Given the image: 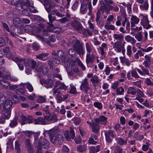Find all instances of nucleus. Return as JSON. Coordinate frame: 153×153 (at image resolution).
<instances>
[{"label": "nucleus", "instance_id": "obj_1", "mask_svg": "<svg viewBox=\"0 0 153 153\" xmlns=\"http://www.w3.org/2000/svg\"><path fill=\"white\" fill-rule=\"evenodd\" d=\"M43 36L39 35H36V36L37 39L42 42H45L47 43L50 41L54 42L55 41L56 38L55 36L51 35L50 37L45 30H43Z\"/></svg>", "mask_w": 153, "mask_h": 153}, {"label": "nucleus", "instance_id": "obj_2", "mask_svg": "<svg viewBox=\"0 0 153 153\" xmlns=\"http://www.w3.org/2000/svg\"><path fill=\"white\" fill-rule=\"evenodd\" d=\"M12 103L10 100L7 99L5 96L2 95L0 99V109L2 110H10Z\"/></svg>", "mask_w": 153, "mask_h": 153}, {"label": "nucleus", "instance_id": "obj_3", "mask_svg": "<svg viewBox=\"0 0 153 153\" xmlns=\"http://www.w3.org/2000/svg\"><path fill=\"white\" fill-rule=\"evenodd\" d=\"M126 43L125 42H124L122 44H120V42H115L113 44V48L115 49L118 52H120L122 51V53L124 55L126 52L124 48Z\"/></svg>", "mask_w": 153, "mask_h": 153}, {"label": "nucleus", "instance_id": "obj_4", "mask_svg": "<svg viewBox=\"0 0 153 153\" xmlns=\"http://www.w3.org/2000/svg\"><path fill=\"white\" fill-rule=\"evenodd\" d=\"M63 140V137L61 134L51 136V141L53 144H60L62 143Z\"/></svg>", "mask_w": 153, "mask_h": 153}, {"label": "nucleus", "instance_id": "obj_5", "mask_svg": "<svg viewBox=\"0 0 153 153\" xmlns=\"http://www.w3.org/2000/svg\"><path fill=\"white\" fill-rule=\"evenodd\" d=\"M23 59L24 60L22 62H24L26 68H32L33 69H34L35 68L37 64L34 60Z\"/></svg>", "mask_w": 153, "mask_h": 153}, {"label": "nucleus", "instance_id": "obj_6", "mask_svg": "<svg viewBox=\"0 0 153 153\" xmlns=\"http://www.w3.org/2000/svg\"><path fill=\"white\" fill-rule=\"evenodd\" d=\"M83 45V43L77 40V53L79 55L80 57L82 56L85 53Z\"/></svg>", "mask_w": 153, "mask_h": 153}, {"label": "nucleus", "instance_id": "obj_7", "mask_svg": "<svg viewBox=\"0 0 153 153\" xmlns=\"http://www.w3.org/2000/svg\"><path fill=\"white\" fill-rule=\"evenodd\" d=\"M88 79H85L82 81L80 87V89L82 91H84L86 94L89 93L88 91L90 88L88 86Z\"/></svg>", "mask_w": 153, "mask_h": 153}, {"label": "nucleus", "instance_id": "obj_8", "mask_svg": "<svg viewBox=\"0 0 153 153\" xmlns=\"http://www.w3.org/2000/svg\"><path fill=\"white\" fill-rule=\"evenodd\" d=\"M6 57L8 58L12 59L16 62H22L24 59H20L17 57H15V55L12 54L10 52H7L6 54Z\"/></svg>", "mask_w": 153, "mask_h": 153}, {"label": "nucleus", "instance_id": "obj_9", "mask_svg": "<svg viewBox=\"0 0 153 153\" xmlns=\"http://www.w3.org/2000/svg\"><path fill=\"white\" fill-rule=\"evenodd\" d=\"M40 82L41 84L44 85L47 88H51L53 85V81L51 79H42L40 80Z\"/></svg>", "mask_w": 153, "mask_h": 153}, {"label": "nucleus", "instance_id": "obj_10", "mask_svg": "<svg viewBox=\"0 0 153 153\" xmlns=\"http://www.w3.org/2000/svg\"><path fill=\"white\" fill-rule=\"evenodd\" d=\"M105 134L107 142L109 143H111L112 139L114 137L113 131L109 130L108 131H106L105 132Z\"/></svg>", "mask_w": 153, "mask_h": 153}, {"label": "nucleus", "instance_id": "obj_11", "mask_svg": "<svg viewBox=\"0 0 153 153\" xmlns=\"http://www.w3.org/2000/svg\"><path fill=\"white\" fill-rule=\"evenodd\" d=\"M77 33L82 34L84 36L87 35L86 30L82 26V24L77 21Z\"/></svg>", "mask_w": 153, "mask_h": 153}, {"label": "nucleus", "instance_id": "obj_12", "mask_svg": "<svg viewBox=\"0 0 153 153\" xmlns=\"http://www.w3.org/2000/svg\"><path fill=\"white\" fill-rule=\"evenodd\" d=\"M141 24L144 28L146 29L149 28L151 27L149 24V22L147 17L146 16H143V19L141 20Z\"/></svg>", "mask_w": 153, "mask_h": 153}, {"label": "nucleus", "instance_id": "obj_13", "mask_svg": "<svg viewBox=\"0 0 153 153\" xmlns=\"http://www.w3.org/2000/svg\"><path fill=\"white\" fill-rule=\"evenodd\" d=\"M23 10L22 11V13L26 16H28L30 12H32L34 11L33 7L31 6H30L28 7L23 6Z\"/></svg>", "mask_w": 153, "mask_h": 153}, {"label": "nucleus", "instance_id": "obj_14", "mask_svg": "<svg viewBox=\"0 0 153 153\" xmlns=\"http://www.w3.org/2000/svg\"><path fill=\"white\" fill-rule=\"evenodd\" d=\"M96 56L93 53L87 54L86 55V62L87 64L92 63L94 62Z\"/></svg>", "mask_w": 153, "mask_h": 153}, {"label": "nucleus", "instance_id": "obj_15", "mask_svg": "<svg viewBox=\"0 0 153 153\" xmlns=\"http://www.w3.org/2000/svg\"><path fill=\"white\" fill-rule=\"evenodd\" d=\"M113 37L117 41V42H120V44H122V42L124 40V36L122 33H115L113 34Z\"/></svg>", "mask_w": 153, "mask_h": 153}, {"label": "nucleus", "instance_id": "obj_16", "mask_svg": "<svg viewBox=\"0 0 153 153\" xmlns=\"http://www.w3.org/2000/svg\"><path fill=\"white\" fill-rule=\"evenodd\" d=\"M107 118L103 116H100L99 118L94 119V122L99 123L103 125H106L107 123Z\"/></svg>", "mask_w": 153, "mask_h": 153}, {"label": "nucleus", "instance_id": "obj_17", "mask_svg": "<svg viewBox=\"0 0 153 153\" xmlns=\"http://www.w3.org/2000/svg\"><path fill=\"white\" fill-rule=\"evenodd\" d=\"M58 6V5L56 4L53 0H50L49 5L45 7V9L49 13L52 8Z\"/></svg>", "mask_w": 153, "mask_h": 153}, {"label": "nucleus", "instance_id": "obj_18", "mask_svg": "<svg viewBox=\"0 0 153 153\" xmlns=\"http://www.w3.org/2000/svg\"><path fill=\"white\" fill-rule=\"evenodd\" d=\"M11 114L10 110H2L1 117L4 119H8Z\"/></svg>", "mask_w": 153, "mask_h": 153}, {"label": "nucleus", "instance_id": "obj_19", "mask_svg": "<svg viewBox=\"0 0 153 153\" xmlns=\"http://www.w3.org/2000/svg\"><path fill=\"white\" fill-rule=\"evenodd\" d=\"M90 81L92 82L93 86L96 87L100 82V80L99 79L98 77L97 76L94 75L90 79Z\"/></svg>", "mask_w": 153, "mask_h": 153}, {"label": "nucleus", "instance_id": "obj_20", "mask_svg": "<svg viewBox=\"0 0 153 153\" xmlns=\"http://www.w3.org/2000/svg\"><path fill=\"white\" fill-rule=\"evenodd\" d=\"M91 127L93 131L96 134H97L99 131L100 126L98 123L93 122L92 123Z\"/></svg>", "mask_w": 153, "mask_h": 153}, {"label": "nucleus", "instance_id": "obj_21", "mask_svg": "<svg viewBox=\"0 0 153 153\" xmlns=\"http://www.w3.org/2000/svg\"><path fill=\"white\" fill-rule=\"evenodd\" d=\"M10 83L7 81L1 79H0V87L4 89H7L10 86Z\"/></svg>", "mask_w": 153, "mask_h": 153}, {"label": "nucleus", "instance_id": "obj_22", "mask_svg": "<svg viewBox=\"0 0 153 153\" xmlns=\"http://www.w3.org/2000/svg\"><path fill=\"white\" fill-rule=\"evenodd\" d=\"M34 123L36 124L45 125L47 124L46 121L42 117H39L34 120Z\"/></svg>", "mask_w": 153, "mask_h": 153}, {"label": "nucleus", "instance_id": "obj_23", "mask_svg": "<svg viewBox=\"0 0 153 153\" xmlns=\"http://www.w3.org/2000/svg\"><path fill=\"white\" fill-rule=\"evenodd\" d=\"M56 83L61 91L62 90L65 91L67 90L68 86H66L64 83L61 82L59 81H56Z\"/></svg>", "mask_w": 153, "mask_h": 153}, {"label": "nucleus", "instance_id": "obj_24", "mask_svg": "<svg viewBox=\"0 0 153 153\" xmlns=\"http://www.w3.org/2000/svg\"><path fill=\"white\" fill-rule=\"evenodd\" d=\"M25 146L29 153H33L34 151L32 148L29 140L27 139L25 141Z\"/></svg>", "mask_w": 153, "mask_h": 153}, {"label": "nucleus", "instance_id": "obj_25", "mask_svg": "<svg viewBox=\"0 0 153 153\" xmlns=\"http://www.w3.org/2000/svg\"><path fill=\"white\" fill-rule=\"evenodd\" d=\"M125 40L128 42H130L133 45H134L136 42V40L134 38L130 35H127L125 37Z\"/></svg>", "mask_w": 153, "mask_h": 153}, {"label": "nucleus", "instance_id": "obj_26", "mask_svg": "<svg viewBox=\"0 0 153 153\" xmlns=\"http://www.w3.org/2000/svg\"><path fill=\"white\" fill-rule=\"evenodd\" d=\"M2 78L4 79H7L10 76V72L7 69H5L2 72Z\"/></svg>", "mask_w": 153, "mask_h": 153}, {"label": "nucleus", "instance_id": "obj_27", "mask_svg": "<svg viewBox=\"0 0 153 153\" xmlns=\"http://www.w3.org/2000/svg\"><path fill=\"white\" fill-rule=\"evenodd\" d=\"M140 8L142 10H147L149 7V4L148 2V0L144 1V2L140 4Z\"/></svg>", "mask_w": 153, "mask_h": 153}, {"label": "nucleus", "instance_id": "obj_28", "mask_svg": "<svg viewBox=\"0 0 153 153\" xmlns=\"http://www.w3.org/2000/svg\"><path fill=\"white\" fill-rule=\"evenodd\" d=\"M48 53H42L36 55V57L42 60H45L47 59V56L48 55Z\"/></svg>", "mask_w": 153, "mask_h": 153}, {"label": "nucleus", "instance_id": "obj_29", "mask_svg": "<svg viewBox=\"0 0 153 153\" xmlns=\"http://www.w3.org/2000/svg\"><path fill=\"white\" fill-rule=\"evenodd\" d=\"M61 93L60 89L59 88V87L56 83L55 85H54L53 88V94L57 95Z\"/></svg>", "mask_w": 153, "mask_h": 153}, {"label": "nucleus", "instance_id": "obj_30", "mask_svg": "<svg viewBox=\"0 0 153 153\" xmlns=\"http://www.w3.org/2000/svg\"><path fill=\"white\" fill-rule=\"evenodd\" d=\"M99 147V146H97L96 147L94 146L90 147L89 153H95V152H98L100 151Z\"/></svg>", "mask_w": 153, "mask_h": 153}, {"label": "nucleus", "instance_id": "obj_31", "mask_svg": "<svg viewBox=\"0 0 153 153\" xmlns=\"http://www.w3.org/2000/svg\"><path fill=\"white\" fill-rule=\"evenodd\" d=\"M24 86L30 92H32L33 91V88L31 84L29 82H27L23 84Z\"/></svg>", "mask_w": 153, "mask_h": 153}, {"label": "nucleus", "instance_id": "obj_32", "mask_svg": "<svg viewBox=\"0 0 153 153\" xmlns=\"http://www.w3.org/2000/svg\"><path fill=\"white\" fill-rule=\"evenodd\" d=\"M56 54L60 58L62 62H65V59L63 52L61 51H58L56 53Z\"/></svg>", "mask_w": 153, "mask_h": 153}, {"label": "nucleus", "instance_id": "obj_33", "mask_svg": "<svg viewBox=\"0 0 153 153\" xmlns=\"http://www.w3.org/2000/svg\"><path fill=\"white\" fill-rule=\"evenodd\" d=\"M87 9V4H82L80 9V13L82 14L85 13Z\"/></svg>", "mask_w": 153, "mask_h": 153}, {"label": "nucleus", "instance_id": "obj_34", "mask_svg": "<svg viewBox=\"0 0 153 153\" xmlns=\"http://www.w3.org/2000/svg\"><path fill=\"white\" fill-rule=\"evenodd\" d=\"M86 148L87 146L85 145H79L77 146V150L80 152H83L86 150Z\"/></svg>", "mask_w": 153, "mask_h": 153}, {"label": "nucleus", "instance_id": "obj_35", "mask_svg": "<svg viewBox=\"0 0 153 153\" xmlns=\"http://www.w3.org/2000/svg\"><path fill=\"white\" fill-rule=\"evenodd\" d=\"M134 137L137 140L140 141H141L144 138L143 136L139 134V133L137 132H136L134 133Z\"/></svg>", "mask_w": 153, "mask_h": 153}, {"label": "nucleus", "instance_id": "obj_36", "mask_svg": "<svg viewBox=\"0 0 153 153\" xmlns=\"http://www.w3.org/2000/svg\"><path fill=\"white\" fill-rule=\"evenodd\" d=\"M70 65L73 71L75 72H76V62L75 61H71L70 63Z\"/></svg>", "mask_w": 153, "mask_h": 153}, {"label": "nucleus", "instance_id": "obj_37", "mask_svg": "<svg viewBox=\"0 0 153 153\" xmlns=\"http://www.w3.org/2000/svg\"><path fill=\"white\" fill-rule=\"evenodd\" d=\"M19 2L23 5V6L28 7L30 6H31L30 3V2L29 0H19Z\"/></svg>", "mask_w": 153, "mask_h": 153}, {"label": "nucleus", "instance_id": "obj_38", "mask_svg": "<svg viewBox=\"0 0 153 153\" xmlns=\"http://www.w3.org/2000/svg\"><path fill=\"white\" fill-rule=\"evenodd\" d=\"M77 63L82 70L85 71V67L84 66L81 61L79 59V58H77Z\"/></svg>", "mask_w": 153, "mask_h": 153}, {"label": "nucleus", "instance_id": "obj_39", "mask_svg": "<svg viewBox=\"0 0 153 153\" xmlns=\"http://www.w3.org/2000/svg\"><path fill=\"white\" fill-rule=\"evenodd\" d=\"M48 71V68L46 65L43 63V65L42 68V72L43 74H47Z\"/></svg>", "mask_w": 153, "mask_h": 153}, {"label": "nucleus", "instance_id": "obj_40", "mask_svg": "<svg viewBox=\"0 0 153 153\" xmlns=\"http://www.w3.org/2000/svg\"><path fill=\"white\" fill-rule=\"evenodd\" d=\"M127 93L134 95L136 94V90L134 88L130 87L128 90Z\"/></svg>", "mask_w": 153, "mask_h": 153}, {"label": "nucleus", "instance_id": "obj_41", "mask_svg": "<svg viewBox=\"0 0 153 153\" xmlns=\"http://www.w3.org/2000/svg\"><path fill=\"white\" fill-rule=\"evenodd\" d=\"M16 15L14 13V12L10 11L8 12L6 15V17L7 18H12L15 16Z\"/></svg>", "mask_w": 153, "mask_h": 153}, {"label": "nucleus", "instance_id": "obj_42", "mask_svg": "<svg viewBox=\"0 0 153 153\" xmlns=\"http://www.w3.org/2000/svg\"><path fill=\"white\" fill-rule=\"evenodd\" d=\"M116 91L117 95H122L124 92V89L122 87H120L117 88Z\"/></svg>", "mask_w": 153, "mask_h": 153}, {"label": "nucleus", "instance_id": "obj_43", "mask_svg": "<svg viewBox=\"0 0 153 153\" xmlns=\"http://www.w3.org/2000/svg\"><path fill=\"white\" fill-rule=\"evenodd\" d=\"M21 119L19 120V122L21 123L22 125H23L26 123L27 117L25 116L22 115L20 116Z\"/></svg>", "mask_w": 153, "mask_h": 153}, {"label": "nucleus", "instance_id": "obj_44", "mask_svg": "<svg viewBox=\"0 0 153 153\" xmlns=\"http://www.w3.org/2000/svg\"><path fill=\"white\" fill-rule=\"evenodd\" d=\"M25 31L27 33H30L33 30V28L30 25H27L25 26L24 27Z\"/></svg>", "mask_w": 153, "mask_h": 153}, {"label": "nucleus", "instance_id": "obj_45", "mask_svg": "<svg viewBox=\"0 0 153 153\" xmlns=\"http://www.w3.org/2000/svg\"><path fill=\"white\" fill-rule=\"evenodd\" d=\"M21 23L20 19L18 18H15L13 20V23L16 26H18L21 24Z\"/></svg>", "mask_w": 153, "mask_h": 153}, {"label": "nucleus", "instance_id": "obj_46", "mask_svg": "<svg viewBox=\"0 0 153 153\" xmlns=\"http://www.w3.org/2000/svg\"><path fill=\"white\" fill-rule=\"evenodd\" d=\"M131 20L132 22H133L136 24H137L139 21V19L134 16H132Z\"/></svg>", "mask_w": 153, "mask_h": 153}, {"label": "nucleus", "instance_id": "obj_47", "mask_svg": "<svg viewBox=\"0 0 153 153\" xmlns=\"http://www.w3.org/2000/svg\"><path fill=\"white\" fill-rule=\"evenodd\" d=\"M63 95L62 93L58 94L57 95L56 99L57 100V102H58L60 103L63 100Z\"/></svg>", "mask_w": 153, "mask_h": 153}, {"label": "nucleus", "instance_id": "obj_48", "mask_svg": "<svg viewBox=\"0 0 153 153\" xmlns=\"http://www.w3.org/2000/svg\"><path fill=\"white\" fill-rule=\"evenodd\" d=\"M43 65V63H39L37 64L35 68L36 71L40 72L42 70V68Z\"/></svg>", "mask_w": 153, "mask_h": 153}, {"label": "nucleus", "instance_id": "obj_49", "mask_svg": "<svg viewBox=\"0 0 153 153\" xmlns=\"http://www.w3.org/2000/svg\"><path fill=\"white\" fill-rule=\"evenodd\" d=\"M49 145V142L46 140H44L42 143V147L44 148H47Z\"/></svg>", "mask_w": 153, "mask_h": 153}, {"label": "nucleus", "instance_id": "obj_50", "mask_svg": "<svg viewBox=\"0 0 153 153\" xmlns=\"http://www.w3.org/2000/svg\"><path fill=\"white\" fill-rule=\"evenodd\" d=\"M135 38L138 41H140L142 39V33L141 32H139L136 34L135 35Z\"/></svg>", "mask_w": 153, "mask_h": 153}, {"label": "nucleus", "instance_id": "obj_51", "mask_svg": "<svg viewBox=\"0 0 153 153\" xmlns=\"http://www.w3.org/2000/svg\"><path fill=\"white\" fill-rule=\"evenodd\" d=\"M118 141L119 144L121 146H123L124 145L126 144V141H125V140L122 138H118Z\"/></svg>", "mask_w": 153, "mask_h": 153}, {"label": "nucleus", "instance_id": "obj_52", "mask_svg": "<svg viewBox=\"0 0 153 153\" xmlns=\"http://www.w3.org/2000/svg\"><path fill=\"white\" fill-rule=\"evenodd\" d=\"M15 149L17 153H20V145L19 143L17 141H16L15 143Z\"/></svg>", "mask_w": 153, "mask_h": 153}, {"label": "nucleus", "instance_id": "obj_53", "mask_svg": "<svg viewBox=\"0 0 153 153\" xmlns=\"http://www.w3.org/2000/svg\"><path fill=\"white\" fill-rule=\"evenodd\" d=\"M15 91L16 93L18 94L24 95L25 94V92L23 89L21 88L16 89Z\"/></svg>", "mask_w": 153, "mask_h": 153}, {"label": "nucleus", "instance_id": "obj_54", "mask_svg": "<svg viewBox=\"0 0 153 153\" xmlns=\"http://www.w3.org/2000/svg\"><path fill=\"white\" fill-rule=\"evenodd\" d=\"M14 5L16 6V9L17 10H20L23 8V5L20 3H19V2Z\"/></svg>", "mask_w": 153, "mask_h": 153}, {"label": "nucleus", "instance_id": "obj_55", "mask_svg": "<svg viewBox=\"0 0 153 153\" xmlns=\"http://www.w3.org/2000/svg\"><path fill=\"white\" fill-rule=\"evenodd\" d=\"M32 48L34 50L38 51L39 49V46L37 43L34 42L32 44Z\"/></svg>", "mask_w": 153, "mask_h": 153}, {"label": "nucleus", "instance_id": "obj_56", "mask_svg": "<svg viewBox=\"0 0 153 153\" xmlns=\"http://www.w3.org/2000/svg\"><path fill=\"white\" fill-rule=\"evenodd\" d=\"M141 69L143 71V73L144 74V75L146 74L149 75V71L148 69L146 68L144 66H142L141 67Z\"/></svg>", "mask_w": 153, "mask_h": 153}, {"label": "nucleus", "instance_id": "obj_57", "mask_svg": "<svg viewBox=\"0 0 153 153\" xmlns=\"http://www.w3.org/2000/svg\"><path fill=\"white\" fill-rule=\"evenodd\" d=\"M86 47L87 51L89 53L88 54H90L92 50V47L88 43H86Z\"/></svg>", "mask_w": 153, "mask_h": 153}, {"label": "nucleus", "instance_id": "obj_58", "mask_svg": "<svg viewBox=\"0 0 153 153\" xmlns=\"http://www.w3.org/2000/svg\"><path fill=\"white\" fill-rule=\"evenodd\" d=\"M127 54L128 55L130 56L132 53L131 47L130 45L127 46L126 48Z\"/></svg>", "mask_w": 153, "mask_h": 153}, {"label": "nucleus", "instance_id": "obj_59", "mask_svg": "<svg viewBox=\"0 0 153 153\" xmlns=\"http://www.w3.org/2000/svg\"><path fill=\"white\" fill-rule=\"evenodd\" d=\"M94 105L95 107L99 109H101L102 108V105L100 102H95L94 103Z\"/></svg>", "mask_w": 153, "mask_h": 153}, {"label": "nucleus", "instance_id": "obj_60", "mask_svg": "<svg viewBox=\"0 0 153 153\" xmlns=\"http://www.w3.org/2000/svg\"><path fill=\"white\" fill-rule=\"evenodd\" d=\"M101 16V12L100 10H97V16L96 18V21L97 22H98L99 19H100V17Z\"/></svg>", "mask_w": 153, "mask_h": 153}, {"label": "nucleus", "instance_id": "obj_61", "mask_svg": "<svg viewBox=\"0 0 153 153\" xmlns=\"http://www.w3.org/2000/svg\"><path fill=\"white\" fill-rule=\"evenodd\" d=\"M114 152V153H122L123 149L120 147L117 146L115 149Z\"/></svg>", "mask_w": 153, "mask_h": 153}, {"label": "nucleus", "instance_id": "obj_62", "mask_svg": "<svg viewBox=\"0 0 153 153\" xmlns=\"http://www.w3.org/2000/svg\"><path fill=\"white\" fill-rule=\"evenodd\" d=\"M70 135L72 139H74L75 137V134L74 133V130L72 127L70 128Z\"/></svg>", "mask_w": 153, "mask_h": 153}, {"label": "nucleus", "instance_id": "obj_63", "mask_svg": "<svg viewBox=\"0 0 153 153\" xmlns=\"http://www.w3.org/2000/svg\"><path fill=\"white\" fill-rule=\"evenodd\" d=\"M17 124V119L16 118L13 119V120L10 123V125L11 127H13L16 126Z\"/></svg>", "mask_w": 153, "mask_h": 153}, {"label": "nucleus", "instance_id": "obj_64", "mask_svg": "<svg viewBox=\"0 0 153 153\" xmlns=\"http://www.w3.org/2000/svg\"><path fill=\"white\" fill-rule=\"evenodd\" d=\"M104 27L107 30H114L115 29V27L112 25H105Z\"/></svg>", "mask_w": 153, "mask_h": 153}]
</instances>
